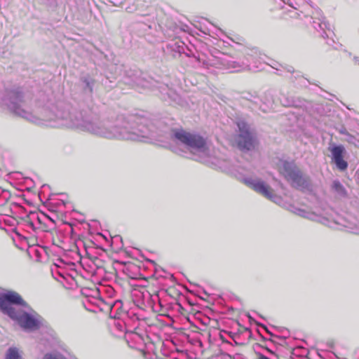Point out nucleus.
Listing matches in <instances>:
<instances>
[{
    "label": "nucleus",
    "instance_id": "obj_1",
    "mask_svg": "<svg viewBox=\"0 0 359 359\" xmlns=\"http://www.w3.org/2000/svg\"><path fill=\"white\" fill-rule=\"evenodd\" d=\"M60 127L77 129L109 140L141 141L149 137L170 138L184 145L192 153L195 161L208 163L211 160L212 168L226 172L232 171L229 161L208 156L207 140L201 135L183 129L166 128L162 130L140 116H119L112 123L109 119H101L90 111L80 109L69 102L60 100L53 104V128Z\"/></svg>",
    "mask_w": 359,
    "mask_h": 359
},
{
    "label": "nucleus",
    "instance_id": "obj_2",
    "mask_svg": "<svg viewBox=\"0 0 359 359\" xmlns=\"http://www.w3.org/2000/svg\"><path fill=\"white\" fill-rule=\"evenodd\" d=\"M0 311L24 331H36L41 326V316L17 292H0Z\"/></svg>",
    "mask_w": 359,
    "mask_h": 359
},
{
    "label": "nucleus",
    "instance_id": "obj_3",
    "mask_svg": "<svg viewBox=\"0 0 359 359\" xmlns=\"http://www.w3.org/2000/svg\"><path fill=\"white\" fill-rule=\"evenodd\" d=\"M124 82L133 87L156 89L159 91L161 99L165 101L177 102L180 99L179 95L168 84L160 83L151 78H147V75L140 70H127Z\"/></svg>",
    "mask_w": 359,
    "mask_h": 359
},
{
    "label": "nucleus",
    "instance_id": "obj_4",
    "mask_svg": "<svg viewBox=\"0 0 359 359\" xmlns=\"http://www.w3.org/2000/svg\"><path fill=\"white\" fill-rule=\"evenodd\" d=\"M282 1L293 8V11H290V17L299 18L303 20L307 26L310 25L321 37L327 39L326 43L328 46L334 49L335 48L334 46L335 43V33L328 27L327 23L325 21V18L322 15L320 10L316 9L312 12L311 15H304L302 18V14H303V12L300 11L299 13L297 11V8L295 6L297 3L294 0H282Z\"/></svg>",
    "mask_w": 359,
    "mask_h": 359
},
{
    "label": "nucleus",
    "instance_id": "obj_5",
    "mask_svg": "<svg viewBox=\"0 0 359 359\" xmlns=\"http://www.w3.org/2000/svg\"><path fill=\"white\" fill-rule=\"evenodd\" d=\"M193 56L201 64V67L206 69L212 67L219 69L238 71L239 68L248 67L250 62L248 58L235 60L233 56L224 53H218L217 55H211L207 59H203L195 55Z\"/></svg>",
    "mask_w": 359,
    "mask_h": 359
},
{
    "label": "nucleus",
    "instance_id": "obj_6",
    "mask_svg": "<svg viewBox=\"0 0 359 359\" xmlns=\"http://www.w3.org/2000/svg\"><path fill=\"white\" fill-rule=\"evenodd\" d=\"M236 126L238 131L235 142L238 149L243 152L255 150L258 144L256 130L244 120H238Z\"/></svg>",
    "mask_w": 359,
    "mask_h": 359
},
{
    "label": "nucleus",
    "instance_id": "obj_7",
    "mask_svg": "<svg viewBox=\"0 0 359 359\" xmlns=\"http://www.w3.org/2000/svg\"><path fill=\"white\" fill-rule=\"evenodd\" d=\"M121 305L122 302L121 301L114 302L113 304L111 305L109 316L112 318V320L109 326L111 334L118 338L126 337L127 341L128 339L134 340L136 342L142 341V337L138 334L135 332L128 333L126 326V322L118 313V310L121 308Z\"/></svg>",
    "mask_w": 359,
    "mask_h": 359
},
{
    "label": "nucleus",
    "instance_id": "obj_8",
    "mask_svg": "<svg viewBox=\"0 0 359 359\" xmlns=\"http://www.w3.org/2000/svg\"><path fill=\"white\" fill-rule=\"evenodd\" d=\"M280 174L292 187L303 189L309 186L307 178L293 161H280L278 165Z\"/></svg>",
    "mask_w": 359,
    "mask_h": 359
},
{
    "label": "nucleus",
    "instance_id": "obj_9",
    "mask_svg": "<svg viewBox=\"0 0 359 359\" xmlns=\"http://www.w3.org/2000/svg\"><path fill=\"white\" fill-rule=\"evenodd\" d=\"M348 109L349 112L345 114L346 120L344 123L341 124L340 128H338V133L341 135L339 140L349 144L354 145L355 147H359V135L355 136L352 133L355 131V127L358 125L355 118L353 117L355 112L351 111L349 108Z\"/></svg>",
    "mask_w": 359,
    "mask_h": 359
},
{
    "label": "nucleus",
    "instance_id": "obj_10",
    "mask_svg": "<svg viewBox=\"0 0 359 359\" xmlns=\"http://www.w3.org/2000/svg\"><path fill=\"white\" fill-rule=\"evenodd\" d=\"M243 182L248 187L275 203H278L281 201V198L276 194L271 187L261 179L245 177Z\"/></svg>",
    "mask_w": 359,
    "mask_h": 359
},
{
    "label": "nucleus",
    "instance_id": "obj_11",
    "mask_svg": "<svg viewBox=\"0 0 359 359\" xmlns=\"http://www.w3.org/2000/svg\"><path fill=\"white\" fill-rule=\"evenodd\" d=\"M134 304L139 308L154 309L156 301H159L158 294L152 295L145 288L135 290L133 293Z\"/></svg>",
    "mask_w": 359,
    "mask_h": 359
},
{
    "label": "nucleus",
    "instance_id": "obj_12",
    "mask_svg": "<svg viewBox=\"0 0 359 359\" xmlns=\"http://www.w3.org/2000/svg\"><path fill=\"white\" fill-rule=\"evenodd\" d=\"M98 69L95 68V72L83 73L79 77V86L84 95L92 97L93 94L96 88L97 80L95 76L97 74Z\"/></svg>",
    "mask_w": 359,
    "mask_h": 359
},
{
    "label": "nucleus",
    "instance_id": "obj_13",
    "mask_svg": "<svg viewBox=\"0 0 359 359\" xmlns=\"http://www.w3.org/2000/svg\"><path fill=\"white\" fill-rule=\"evenodd\" d=\"M348 152L342 144H338V170L344 171L348 168Z\"/></svg>",
    "mask_w": 359,
    "mask_h": 359
},
{
    "label": "nucleus",
    "instance_id": "obj_14",
    "mask_svg": "<svg viewBox=\"0 0 359 359\" xmlns=\"http://www.w3.org/2000/svg\"><path fill=\"white\" fill-rule=\"evenodd\" d=\"M117 66L116 65L110 64L102 67V72L101 73L104 76L105 81L102 79L101 83L103 85H107V81L109 83H113L116 79L117 75Z\"/></svg>",
    "mask_w": 359,
    "mask_h": 359
},
{
    "label": "nucleus",
    "instance_id": "obj_15",
    "mask_svg": "<svg viewBox=\"0 0 359 359\" xmlns=\"http://www.w3.org/2000/svg\"><path fill=\"white\" fill-rule=\"evenodd\" d=\"M168 48H170L172 51H173L172 56L174 57H177V56H180L182 53L185 54L187 57H190V54L187 53L185 50L187 49V47L185 44L182 41H176L175 43H172L168 45Z\"/></svg>",
    "mask_w": 359,
    "mask_h": 359
},
{
    "label": "nucleus",
    "instance_id": "obj_16",
    "mask_svg": "<svg viewBox=\"0 0 359 359\" xmlns=\"http://www.w3.org/2000/svg\"><path fill=\"white\" fill-rule=\"evenodd\" d=\"M274 69L276 70V74L278 75H283V72L285 71L287 73L293 74L294 73L295 75L294 76V79H297V78L301 76L299 72H295L293 67L288 65H282L278 62H275L273 65H271Z\"/></svg>",
    "mask_w": 359,
    "mask_h": 359
},
{
    "label": "nucleus",
    "instance_id": "obj_17",
    "mask_svg": "<svg viewBox=\"0 0 359 359\" xmlns=\"http://www.w3.org/2000/svg\"><path fill=\"white\" fill-rule=\"evenodd\" d=\"M4 359H22V351L15 346L9 347Z\"/></svg>",
    "mask_w": 359,
    "mask_h": 359
},
{
    "label": "nucleus",
    "instance_id": "obj_18",
    "mask_svg": "<svg viewBox=\"0 0 359 359\" xmlns=\"http://www.w3.org/2000/svg\"><path fill=\"white\" fill-rule=\"evenodd\" d=\"M10 197V192L0 187V206L4 205L8 202Z\"/></svg>",
    "mask_w": 359,
    "mask_h": 359
},
{
    "label": "nucleus",
    "instance_id": "obj_19",
    "mask_svg": "<svg viewBox=\"0 0 359 359\" xmlns=\"http://www.w3.org/2000/svg\"><path fill=\"white\" fill-rule=\"evenodd\" d=\"M172 28V32H174L173 33L174 36H176L181 32H188L189 29V26L187 25H178L175 24Z\"/></svg>",
    "mask_w": 359,
    "mask_h": 359
},
{
    "label": "nucleus",
    "instance_id": "obj_20",
    "mask_svg": "<svg viewBox=\"0 0 359 359\" xmlns=\"http://www.w3.org/2000/svg\"><path fill=\"white\" fill-rule=\"evenodd\" d=\"M96 7L94 1L84 0L83 11L90 15L93 14V8Z\"/></svg>",
    "mask_w": 359,
    "mask_h": 359
},
{
    "label": "nucleus",
    "instance_id": "obj_21",
    "mask_svg": "<svg viewBox=\"0 0 359 359\" xmlns=\"http://www.w3.org/2000/svg\"><path fill=\"white\" fill-rule=\"evenodd\" d=\"M328 149L332 154V163L337 165V144L334 142H330Z\"/></svg>",
    "mask_w": 359,
    "mask_h": 359
},
{
    "label": "nucleus",
    "instance_id": "obj_22",
    "mask_svg": "<svg viewBox=\"0 0 359 359\" xmlns=\"http://www.w3.org/2000/svg\"><path fill=\"white\" fill-rule=\"evenodd\" d=\"M42 359H66L65 357L59 352H51L46 353Z\"/></svg>",
    "mask_w": 359,
    "mask_h": 359
},
{
    "label": "nucleus",
    "instance_id": "obj_23",
    "mask_svg": "<svg viewBox=\"0 0 359 359\" xmlns=\"http://www.w3.org/2000/svg\"><path fill=\"white\" fill-rule=\"evenodd\" d=\"M319 222L325 226H334L337 224V222L334 218L330 219L327 217H321Z\"/></svg>",
    "mask_w": 359,
    "mask_h": 359
},
{
    "label": "nucleus",
    "instance_id": "obj_24",
    "mask_svg": "<svg viewBox=\"0 0 359 359\" xmlns=\"http://www.w3.org/2000/svg\"><path fill=\"white\" fill-rule=\"evenodd\" d=\"M41 1L49 7H55L57 4V0H41Z\"/></svg>",
    "mask_w": 359,
    "mask_h": 359
},
{
    "label": "nucleus",
    "instance_id": "obj_25",
    "mask_svg": "<svg viewBox=\"0 0 359 359\" xmlns=\"http://www.w3.org/2000/svg\"><path fill=\"white\" fill-rule=\"evenodd\" d=\"M280 102H282L283 105H284L285 107H290V106L295 105L294 101L292 99L288 100V99L285 98V100H281Z\"/></svg>",
    "mask_w": 359,
    "mask_h": 359
},
{
    "label": "nucleus",
    "instance_id": "obj_26",
    "mask_svg": "<svg viewBox=\"0 0 359 359\" xmlns=\"http://www.w3.org/2000/svg\"><path fill=\"white\" fill-rule=\"evenodd\" d=\"M108 1L114 6H119L123 2V0H108Z\"/></svg>",
    "mask_w": 359,
    "mask_h": 359
},
{
    "label": "nucleus",
    "instance_id": "obj_27",
    "mask_svg": "<svg viewBox=\"0 0 359 359\" xmlns=\"http://www.w3.org/2000/svg\"><path fill=\"white\" fill-rule=\"evenodd\" d=\"M345 194V189L343 186L338 182V195Z\"/></svg>",
    "mask_w": 359,
    "mask_h": 359
},
{
    "label": "nucleus",
    "instance_id": "obj_28",
    "mask_svg": "<svg viewBox=\"0 0 359 359\" xmlns=\"http://www.w3.org/2000/svg\"><path fill=\"white\" fill-rule=\"evenodd\" d=\"M297 215L302 216V217H307L308 216L306 215V212L304 210H302V209H297V211L295 212Z\"/></svg>",
    "mask_w": 359,
    "mask_h": 359
},
{
    "label": "nucleus",
    "instance_id": "obj_29",
    "mask_svg": "<svg viewBox=\"0 0 359 359\" xmlns=\"http://www.w3.org/2000/svg\"><path fill=\"white\" fill-rule=\"evenodd\" d=\"M50 335L55 342L57 341L58 338H57L56 332L54 330L50 331Z\"/></svg>",
    "mask_w": 359,
    "mask_h": 359
},
{
    "label": "nucleus",
    "instance_id": "obj_30",
    "mask_svg": "<svg viewBox=\"0 0 359 359\" xmlns=\"http://www.w3.org/2000/svg\"><path fill=\"white\" fill-rule=\"evenodd\" d=\"M346 227H351L353 229H356L357 231H352L354 233L359 234V226H345Z\"/></svg>",
    "mask_w": 359,
    "mask_h": 359
},
{
    "label": "nucleus",
    "instance_id": "obj_31",
    "mask_svg": "<svg viewBox=\"0 0 359 359\" xmlns=\"http://www.w3.org/2000/svg\"><path fill=\"white\" fill-rule=\"evenodd\" d=\"M257 359H270V358H269L268 357H266V355H264L263 354H259Z\"/></svg>",
    "mask_w": 359,
    "mask_h": 359
},
{
    "label": "nucleus",
    "instance_id": "obj_32",
    "mask_svg": "<svg viewBox=\"0 0 359 359\" xmlns=\"http://www.w3.org/2000/svg\"><path fill=\"white\" fill-rule=\"evenodd\" d=\"M332 188L337 190V180H334L332 184Z\"/></svg>",
    "mask_w": 359,
    "mask_h": 359
},
{
    "label": "nucleus",
    "instance_id": "obj_33",
    "mask_svg": "<svg viewBox=\"0 0 359 359\" xmlns=\"http://www.w3.org/2000/svg\"><path fill=\"white\" fill-rule=\"evenodd\" d=\"M353 60L355 63H358L359 65V57H354Z\"/></svg>",
    "mask_w": 359,
    "mask_h": 359
},
{
    "label": "nucleus",
    "instance_id": "obj_34",
    "mask_svg": "<svg viewBox=\"0 0 359 359\" xmlns=\"http://www.w3.org/2000/svg\"><path fill=\"white\" fill-rule=\"evenodd\" d=\"M57 273L59 276H62V277H64V276H63V275L62 274V273H61L60 271H57Z\"/></svg>",
    "mask_w": 359,
    "mask_h": 359
},
{
    "label": "nucleus",
    "instance_id": "obj_35",
    "mask_svg": "<svg viewBox=\"0 0 359 359\" xmlns=\"http://www.w3.org/2000/svg\"><path fill=\"white\" fill-rule=\"evenodd\" d=\"M126 9H128V10H129V11H128L129 12H132V11H133V8H126Z\"/></svg>",
    "mask_w": 359,
    "mask_h": 359
},
{
    "label": "nucleus",
    "instance_id": "obj_36",
    "mask_svg": "<svg viewBox=\"0 0 359 359\" xmlns=\"http://www.w3.org/2000/svg\"><path fill=\"white\" fill-rule=\"evenodd\" d=\"M36 262H45V260H39V259H37V260H36Z\"/></svg>",
    "mask_w": 359,
    "mask_h": 359
},
{
    "label": "nucleus",
    "instance_id": "obj_37",
    "mask_svg": "<svg viewBox=\"0 0 359 359\" xmlns=\"http://www.w3.org/2000/svg\"><path fill=\"white\" fill-rule=\"evenodd\" d=\"M35 253H36V255L37 256H38V255H39V251H38V250H35Z\"/></svg>",
    "mask_w": 359,
    "mask_h": 359
},
{
    "label": "nucleus",
    "instance_id": "obj_38",
    "mask_svg": "<svg viewBox=\"0 0 359 359\" xmlns=\"http://www.w3.org/2000/svg\"><path fill=\"white\" fill-rule=\"evenodd\" d=\"M51 272H52L53 276H55L54 270H53V269H51Z\"/></svg>",
    "mask_w": 359,
    "mask_h": 359
},
{
    "label": "nucleus",
    "instance_id": "obj_39",
    "mask_svg": "<svg viewBox=\"0 0 359 359\" xmlns=\"http://www.w3.org/2000/svg\"><path fill=\"white\" fill-rule=\"evenodd\" d=\"M30 225H31L32 226H34V224H33V222H30Z\"/></svg>",
    "mask_w": 359,
    "mask_h": 359
},
{
    "label": "nucleus",
    "instance_id": "obj_40",
    "mask_svg": "<svg viewBox=\"0 0 359 359\" xmlns=\"http://www.w3.org/2000/svg\"><path fill=\"white\" fill-rule=\"evenodd\" d=\"M32 215L33 217L34 216H37L36 213H32Z\"/></svg>",
    "mask_w": 359,
    "mask_h": 359
},
{
    "label": "nucleus",
    "instance_id": "obj_41",
    "mask_svg": "<svg viewBox=\"0 0 359 359\" xmlns=\"http://www.w3.org/2000/svg\"><path fill=\"white\" fill-rule=\"evenodd\" d=\"M262 327H263L265 330H266V329H267V328H266V327L265 325H262Z\"/></svg>",
    "mask_w": 359,
    "mask_h": 359
},
{
    "label": "nucleus",
    "instance_id": "obj_42",
    "mask_svg": "<svg viewBox=\"0 0 359 359\" xmlns=\"http://www.w3.org/2000/svg\"><path fill=\"white\" fill-rule=\"evenodd\" d=\"M37 219H38V220L39 221V222H41V221H40V218H39L38 216H37Z\"/></svg>",
    "mask_w": 359,
    "mask_h": 359
},
{
    "label": "nucleus",
    "instance_id": "obj_43",
    "mask_svg": "<svg viewBox=\"0 0 359 359\" xmlns=\"http://www.w3.org/2000/svg\"><path fill=\"white\" fill-rule=\"evenodd\" d=\"M134 10H138L137 6H136Z\"/></svg>",
    "mask_w": 359,
    "mask_h": 359
},
{
    "label": "nucleus",
    "instance_id": "obj_44",
    "mask_svg": "<svg viewBox=\"0 0 359 359\" xmlns=\"http://www.w3.org/2000/svg\"><path fill=\"white\" fill-rule=\"evenodd\" d=\"M338 359H346V358H340L338 357Z\"/></svg>",
    "mask_w": 359,
    "mask_h": 359
}]
</instances>
